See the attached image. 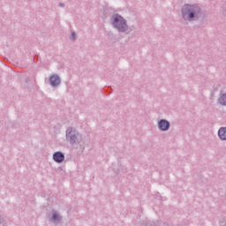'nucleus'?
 Segmentation results:
<instances>
[{"label":"nucleus","instance_id":"nucleus-13","mask_svg":"<svg viewBox=\"0 0 226 226\" xmlns=\"http://www.w3.org/2000/svg\"><path fill=\"white\" fill-rule=\"evenodd\" d=\"M3 222V219L2 218H0V223Z\"/></svg>","mask_w":226,"mask_h":226},{"label":"nucleus","instance_id":"nucleus-4","mask_svg":"<svg viewBox=\"0 0 226 226\" xmlns=\"http://www.w3.org/2000/svg\"><path fill=\"white\" fill-rule=\"evenodd\" d=\"M157 128L160 132H169L170 130V122L167 119H160L157 122Z\"/></svg>","mask_w":226,"mask_h":226},{"label":"nucleus","instance_id":"nucleus-1","mask_svg":"<svg viewBox=\"0 0 226 226\" xmlns=\"http://www.w3.org/2000/svg\"><path fill=\"white\" fill-rule=\"evenodd\" d=\"M181 16L185 22H199L202 19V9L197 4H185L181 8Z\"/></svg>","mask_w":226,"mask_h":226},{"label":"nucleus","instance_id":"nucleus-11","mask_svg":"<svg viewBox=\"0 0 226 226\" xmlns=\"http://www.w3.org/2000/svg\"><path fill=\"white\" fill-rule=\"evenodd\" d=\"M71 38H72V40H76V38H77V34H75V32H72Z\"/></svg>","mask_w":226,"mask_h":226},{"label":"nucleus","instance_id":"nucleus-9","mask_svg":"<svg viewBox=\"0 0 226 226\" xmlns=\"http://www.w3.org/2000/svg\"><path fill=\"white\" fill-rule=\"evenodd\" d=\"M217 135L220 140H226V127H221L218 130Z\"/></svg>","mask_w":226,"mask_h":226},{"label":"nucleus","instance_id":"nucleus-7","mask_svg":"<svg viewBox=\"0 0 226 226\" xmlns=\"http://www.w3.org/2000/svg\"><path fill=\"white\" fill-rule=\"evenodd\" d=\"M53 160L56 163H63L64 162V154L61 151L55 152L53 154Z\"/></svg>","mask_w":226,"mask_h":226},{"label":"nucleus","instance_id":"nucleus-10","mask_svg":"<svg viewBox=\"0 0 226 226\" xmlns=\"http://www.w3.org/2000/svg\"><path fill=\"white\" fill-rule=\"evenodd\" d=\"M219 223H220L221 226H225V225H226V219H225V218L222 219V220L219 222Z\"/></svg>","mask_w":226,"mask_h":226},{"label":"nucleus","instance_id":"nucleus-3","mask_svg":"<svg viewBox=\"0 0 226 226\" xmlns=\"http://www.w3.org/2000/svg\"><path fill=\"white\" fill-rule=\"evenodd\" d=\"M65 139L71 146H79L84 140V136L75 127H68L65 131Z\"/></svg>","mask_w":226,"mask_h":226},{"label":"nucleus","instance_id":"nucleus-5","mask_svg":"<svg viewBox=\"0 0 226 226\" xmlns=\"http://www.w3.org/2000/svg\"><path fill=\"white\" fill-rule=\"evenodd\" d=\"M49 221L51 223H55L56 225H58V223H61L63 221V216L57 210H52V214L49 216Z\"/></svg>","mask_w":226,"mask_h":226},{"label":"nucleus","instance_id":"nucleus-2","mask_svg":"<svg viewBox=\"0 0 226 226\" xmlns=\"http://www.w3.org/2000/svg\"><path fill=\"white\" fill-rule=\"evenodd\" d=\"M110 24L113 29H116L117 33H123L125 34L130 33V26H128V21L119 13L113 14L110 17Z\"/></svg>","mask_w":226,"mask_h":226},{"label":"nucleus","instance_id":"nucleus-12","mask_svg":"<svg viewBox=\"0 0 226 226\" xmlns=\"http://www.w3.org/2000/svg\"><path fill=\"white\" fill-rule=\"evenodd\" d=\"M58 6H60V8H64V3H60Z\"/></svg>","mask_w":226,"mask_h":226},{"label":"nucleus","instance_id":"nucleus-6","mask_svg":"<svg viewBox=\"0 0 226 226\" xmlns=\"http://www.w3.org/2000/svg\"><path fill=\"white\" fill-rule=\"evenodd\" d=\"M49 84L51 87H57L61 85V78L57 74H53L49 77Z\"/></svg>","mask_w":226,"mask_h":226},{"label":"nucleus","instance_id":"nucleus-8","mask_svg":"<svg viewBox=\"0 0 226 226\" xmlns=\"http://www.w3.org/2000/svg\"><path fill=\"white\" fill-rule=\"evenodd\" d=\"M217 103L221 107H226V93L220 94L219 97L217 98Z\"/></svg>","mask_w":226,"mask_h":226}]
</instances>
